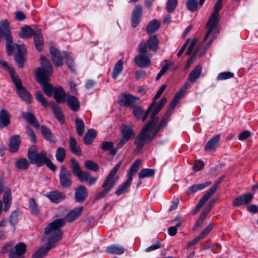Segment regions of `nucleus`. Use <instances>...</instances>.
Segmentation results:
<instances>
[{"label": "nucleus", "mask_w": 258, "mask_h": 258, "mask_svg": "<svg viewBox=\"0 0 258 258\" xmlns=\"http://www.w3.org/2000/svg\"><path fill=\"white\" fill-rule=\"evenodd\" d=\"M178 0H167L166 10L169 13L173 12L177 6Z\"/></svg>", "instance_id": "obj_52"}, {"label": "nucleus", "mask_w": 258, "mask_h": 258, "mask_svg": "<svg viewBox=\"0 0 258 258\" xmlns=\"http://www.w3.org/2000/svg\"><path fill=\"white\" fill-rule=\"evenodd\" d=\"M157 122L158 121H153L149 127L144 133H143V128L142 129L135 140V143L137 145L135 150V153H138L144 145L151 141L156 136L158 132L163 127L162 126H160L159 124L154 132L152 133L151 130Z\"/></svg>", "instance_id": "obj_4"}, {"label": "nucleus", "mask_w": 258, "mask_h": 258, "mask_svg": "<svg viewBox=\"0 0 258 258\" xmlns=\"http://www.w3.org/2000/svg\"><path fill=\"white\" fill-rule=\"evenodd\" d=\"M182 96H183V95H182L179 92H177V94L175 95L174 97L173 98V99L170 103V108L169 109H170V112H171V109L174 108L176 105V104L178 103L180 99Z\"/></svg>", "instance_id": "obj_59"}, {"label": "nucleus", "mask_w": 258, "mask_h": 258, "mask_svg": "<svg viewBox=\"0 0 258 258\" xmlns=\"http://www.w3.org/2000/svg\"><path fill=\"white\" fill-rule=\"evenodd\" d=\"M135 61L136 64L140 68H146L151 65V60L147 54H139L136 56Z\"/></svg>", "instance_id": "obj_20"}, {"label": "nucleus", "mask_w": 258, "mask_h": 258, "mask_svg": "<svg viewBox=\"0 0 258 258\" xmlns=\"http://www.w3.org/2000/svg\"><path fill=\"white\" fill-rule=\"evenodd\" d=\"M63 55L66 58H68L66 62L69 68L70 69L71 71H72V72H74L75 66L73 61L71 58H69L70 56V53L65 52L63 53Z\"/></svg>", "instance_id": "obj_57"}, {"label": "nucleus", "mask_w": 258, "mask_h": 258, "mask_svg": "<svg viewBox=\"0 0 258 258\" xmlns=\"http://www.w3.org/2000/svg\"><path fill=\"white\" fill-rule=\"evenodd\" d=\"M101 148L104 151H108L110 154L112 155H115L117 152V150L114 148L113 143L111 142H103L102 143Z\"/></svg>", "instance_id": "obj_43"}, {"label": "nucleus", "mask_w": 258, "mask_h": 258, "mask_svg": "<svg viewBox=\"0 0 258 258\" xmlns=\"http://www.w3.org/2000/svg\"><path fill=\"white\" fill-rule=\"evenodd\" d=\"M181 226V223L178 222L174 226H171L168 229V234L171 236H173L176 235L177 231V228Z\"/></svg>", "instance_id": "obj_63"}, {"label": "nucleus", "mask_w": 258, "mask_h": 258, "mask_svg": "<svg viewBox=\"0 0 258 258\" xmlns=\"http://www.w3.org/2000/svg\"><path fill=\"white\" fill-rule=\"evenodd\" d=\"M123 70V61L119 59L115 64L112 72V78L115 80Z\"/></svg>", "instance_id": "obj_41"}, {"label": "nucleus", "mask_w": 258, "mask_h": 258, "mask_svg": "<svg viewBox=\"0 0 258 258\" xmlns=\"http://www.w3.org/2000/svg\"><path fill=\"white\" fill-rule=\"evenodd\" d=\"M40 61L42 68H38L35 72V77L37 81L43 86V90L48 96H51L53 94L55 88L48 84V77L52 74L53 70L49 60L44 56H40Z\"/></svg>", "instance_id": "obj_2"}, {"label": "nucleus", "mask_w": 258, "mask_h": 258, "mask_svg": "<svg viewBox=\"0 0 258 258\" xmlns=\"http://www.w3.org/2000/svg\"><path fill=\"white\" fill-rule=\"evenodd\" d=\"M156 105V104L155 105ZM161 109H159V107L157 105L156 106H154V107L152 109L151 113V119L149 121L147 122L145 126L143 127V132H145L146 130L149 127L151 123L153 121H158L159 118L156 117V114L161 110Z\"/></svg>", "instance_id": "obj_32"}, {"label": "nucleus", "mask_w": 258, "mask_h": 258, "mask_svg": "<svg viewBox=\"0 0 258 258\" xmlns=\"http://www.w3.org/2000/svg\"><path fill=\"white\" fill-rule=\"evenodd\" d=\"M223 180L222 177H220L214 184V185L209 189L206 192L210 197L214 194L219 186L221 182Z\"/></svg>", "instance_id": "obj_56"}, {"label": "nucleus", "mask_w": 258, "mask_h": 258, "mask_svg": "<svg viewBox=\"0 0 258 258\" xmlns=\"http://www.w3.org/2000/svg\"><path fill=\"white\" fill-rule=\"evenodd\" d=\"M221 137L220 135H217L211 139L205 145V150L206 152H212L216 150L219 146Z\"/></svg>", "instance_id": "obj_14"}, {"label": "nucleus", "mask_w": 258, "mask_h": 258, "mask_svg": "<svg viewBox=\"0 0 258 258\" xmlns=\"http://www.w3.org/2000/svg\"><path fill=\"white\" fill-rule=\"evenodd\" d=\"M12 202L11 190L10 189H6L3 196V202L5 205L4 208V211L7 212L10 209Z\"/></svg>", "instance_id": "obj_31"}, {"label": "nucleus", "mask_w": 258, "mask_h": 258, "mask_svg": "<svg viewBox=\"0 0 258 258\" xmlns=\"http://www.w3.org/2000/svg\"><path fill=\"white\" fill-rule=\"evenodd\" d=\"M41 134L44 138L50 143H55L57 142V139L52 131L47 127L44 125L41 126Z\"/></svg>", "instance_id": "obj_18"}, {"label": "nucleus", "mask_w": 258, "mask_h": 258, "mask_svg": "<svg viewBox=\"0 0 258 258\" xmlns=\"http://www.w3.org/2000/svg\"><path fill=\"white\" fill-rule=\"evenodd\" d=\"M170 109H168L164 115L163 116L162 119L159 122L160 126H162V127L165 126L167 124V120L170 116Z\"/></svg>", "instance_id": "obj_61"}, {"label": "nucleus", "mask_w": 258, "mask_h": 258, "mask_svg": "<svg viewBox=\"0 0 258 258\" xmlns=\"http://www.w3.org/2000/svg\"><path fill=\"white\" fill-rule=\"evenodd\" d=\"M56 159L60 163H62L66 156V151L62 147H58L55 155Z\"/></svg>", "instance_id": "obj_50"}, {"label": "nucleus", "mask_w": 258, "mask_h": 258, "mask_svg": "<svg viewBox=\"0 0 258 258\" xmlns=\"http://www.w3.org/2000/svg\"><path fill=\"white\" fill-rule=\"evenodd\" d=\"M121 130L122 137L128 140L135 136L133 130L126 125H122Z\"/></svg>", "instance_id": "obj_44"}, {"label": "nucleus", "mask_w": 258, "mask_h": 258, "mask_svg": "<svg viewBox=\"0 0 258 258\" xmlns=\"http://www.w3.org/2000/svg\"><path fill=\"white\" fill-rule=\"evenodd\" d=\"M156 103V102L153 101L146 111H144L141 108L136 106L133 107V113L137 119H142L144 121L146 119Z\"/></svg>", "instance_id": "obj_11"}, {"label": "nucleus", "mask_w": 258, "mask_h": 258, "mask_svg": "<svg viewBox=\"0 0 258 258\" xmlns=\"http://www.w3.org/2000/svg\"><path fill=\"white\" fill-rule=\"evenodd\" d=\"M160 27V23L157 20H153L150 21L146 28L147 33L149 34L156 32Z\"/></svg>", "instance_id": "obj_38"}, {"label": "nucleus", "mask_w": 258, "mask_h": 258, "mask_svg": "<svg viewBox=\"0 0 258 258\" xmlns=\"http://www.w3.org/2000/svg\"><path fill=\"white\" fill-rule=\"evenodd\" d=\"M83 207H77L71 211L66 216V220L68 222H72L78 218L82 213Z\"/></svg>", "instance_id": "obj_25"}, {"label": "nucleus", "mask_w": 258, "mask_h": 258, "mask_svg": "<svg viewBox=\"0 0 258 258\" xmlns=\"http://www.w3.org/2000/svg\"><path fill=\"white\" fill-rule=\"evenodd\" d=\"M142 14V8L140 5H137L133 13L132 17V25L133 27H136L139 24Z\"/></svg>", "instance_id": "obj_19"}, {"label": "nucleus", "mask_w": 258, "mask_h": 258, "mask_svg": "<svg viewBox=\"0 0 258 258\" xmlns=\"http://www.w3.org/2000/svg\"><path fill=\"white\" fill-rule=\"evenodd\" d=\"M46 196L54 203H58L63 199L61 194L56 190L48 193Z\"/></svg>", "instance_id": "obj_39"}, {"label": "nucleus", "mask_w": 258, "mask_h": 258, "mask_svg": "<svg viewBox=\"0 0 258 258\" xmlns=\"http://www.w3.org/2000/svg\"><path fill=\"white\" fill-rule=\"evenodd\" d=\"M155 171L153 169L145 168L142 169L139 173V178H144L145 177H151L154 176Z\"/></svg>", "instance_id": "obj_51"}, {"label": "nucleus", "mask_w": 258, "mask_h": 258, "mask_svg": "<svg viewBox=\"0 0 258 258\" xmlns=\"http://www.w3.org/2000/svg\"><path fill=\"white\" fill-rule=\"evenodd\" d=\"M71 162L73 173L78 177L81 182L88 181L90 178V174L87 171L81 170L79 164L75 159H71Z\"/></svg>", "instance_id": "obj_8"}, {"label": "nucleus", "mask_w": 258, "mask_h": 258, "mask_svg": "<svg viewBox=\"0 0 258 258\" xmlns=\"http://www.w3.org/2000/svg\"><path fill=\"white\" fill-rule=\"evenodd\" d=\"M36 99L44 107H47L48 106V103L42 94L40 92H37L36 93Z\"/></svg>", "instance_id": "obj_58"}, {"label": "nucleus", "mask_w": 258, "mask_h": 258, "mask_svg": "<svg viewBox=\"0 0 258 258\" xmlns=\"http://www.w3.org/2000/svg\"><path fill=\"white\" fill-rule=\"evenodd\" d=\"M26 245L23 242L16 244L9 252L10 258H17L23 255L26 252Z\"/></svg>", "instance_id": "obj_12"}, {"label": "nucleus", "mask_w": 258, "mask_h": 258, "mask_svg": "<svg viewBox=\"0 0 258 258\" xmlns=\"http://www.w3.org/2000/svg\"><path fill=\"white\" fill-rule=\"evenodd\" d=\"M84 165L86 168L93 171H97L99 169L98 165L91 160H86Z\"/></svg>", "instance_id": "obj_54"}, {"label": "nucleus", "mask_w": 258, "mask_h": 258, "mask_svg": "<svg viewBox=\"0 0 258 258\" xmlns=\"http://www.w3.org/2000/svg\"><path fill=\"white\" fill-rule=\"evenodd\" d=\"M54 98L59 103L64 102L66 101V93L61 87L55 88L53 92Z\"/></svg>", "instance_id": "obj_34"}, {"label": "nucleus", "mask_w": 258, "mask_h": 258, "mask_svg": "<svg viewBox=\"0 0 258 258\" xmlns=\"http://www.w3.org/2000/svg\"><path fill=\"white\" fill-rule=\"evenodd\" d=\"M65 224L64 219H58L49 223L45 228L44 237L47 239L49 248L55 246V243L61 240L62 232L60 230Z\"/></svg>", "instance_id": "obj_3"}, {"label": "nucleus", "mask_w": 258, "mask_h": 258, "mask_svg": "<svg viewBox=\"0 0 258 258\" xmlns=\"http://www.w3.org/2000/svg\"><path fill=\"white\" fill-rule=\"evenodd\" d=\"M147 46L152 51H156L158 49L159 40L158 37L155 35L151 36L147 41Z\"/></svg>", "instance_id": "obj_33"}, {"label": "nucleus", "mask_w": 258, "mask_h": 258, "mask_svg": "<svg viewBox=\"0 0 258 258\" xmlns=\"http://www.w3.org/2000/svg\"><path fill=\"white\" fill-rule=\"evenodd\" d=\"M16 166L17 168L20 170H26L27 169L30 165V163L25 158H22L18 160L16 162Z\"/></svg>", "instance_id": "obj_48"}, {"label": "nucleus", "mask_w": 258, "mask_h": 258, "mask_svg": "<svg viewBox=\"0 0 258 258\" xmlns=\"http://www.w3.org/2000/svg\"><path fill=\"white\" fill-rule=\"evenodd\" d=\"M29 207L33 215L38 216L39 214V208L34 199L31 198L29 200Z\"/></svg>", "instance_id": "obj_40"}, {"label": "nucleus", "mask_w": 258, "mask_h": 258, "mask_svg": "<svg viewBox=\"0 0 258 258\" xmlns=\"http://www.w3.org/2000/svg\"><path fill=\"white\" fill-rule=\"evenodd\" d=\"M118 103L122 106L134 107L140 103L139 97L131 94H122L118 97Z\"/></svg>", "instance_id": "obj_9"}, {"label": "nucleus", "mask_w": 258, "mask_h": 258, "mask_svg": "<svg viewBox=\"0 0 258 258\" xmlns=\"http://www.w3.org/2000/svg\"><path fill=\"white\" fill-rule=\"evenodd\" d=\"M60 185L65 188H68L72 185V174L70 171L66 169L63 165L60 166L59 175Z\"/></svg>", "instance_id": "obj_10"}, {"label": "nucleus", "mask_w": 258, "mask_h": 258, "mask_svg": "<svg viewBox=\"0 0 258 258\" xmlns=\"http://www.w3.org/2000/svg\"><path fill=\"white\" fill-rule=\"evenodd\" d=\"M96 136L95 131L93 129L89 130L86 133L84 138V142L86 145H90L92 141L95 139Z\"/></svg>", "instance_id": "obj_45"}, {"label": "nucleus", "mask_w": 258, "mask_h": 258, "mask_svg": "<svg viewBox=\"0 0 258 258\" xmlns=\"http://www.w3.org/2000/svg\"><path fill=\"white\" fill-rule=\"evenodd\" d=\"M222 3L217 2L214 7V12L210 17L207 24V26H210L209 33L213 31L216 27H218V24L220 21L219 12L221 9Z\"/></svg>", "instance_id": "obj_7"}, {"label": "nucleus", "mask_w": 258, "mask_h": 258, "mask_svg": "<svg viewBox=\"0 0 258 258\" xmlns=\"http://www.w3.org/2000/svg\"><path fill=\"white\" fill-rule=\"evenodd\" d=\"M132 182V180L131 179V177L130 178L127 177L126 180L124 181L118 188V189L116 190L115 194L117 196H120L126 190L129 188L131 183Z\"/></svg>", "instance_id": "obj_42"}, {"label": "nucleus", "mask_w": 258, "mask_h": 258, "mask_svg": "<svg viewBox=\"0 0 258 258\" xmlns=\"http://www.w3.org/2000/svg\"><path fill=\"white\" fill-rule=\"evenodd\" d=\"M51 248L48 247L47 244H46V247L41 246L32 255V258H42L44 257Z\"/></svg>", "instance_id": "obj_47"}, {"label": "nucleus", "mask_w": 258, "mask_h": 258, "mask_svg": "<svg viewBox=\"0 0 258 258\" xmlns=\"http://www.w3.org/2000/svg\"><path fill=\"white\" fill-rule=\"evenodd\" d=\"M47 158L46 152L42 151L29 160L31 163L35 164L38 167H40L45 163Z\"/></svg>", "instance_id": "obj_16"}, {"label": "nucleus", "mask_w": 258, "mask_h": 258, "mask_svg": "<svg viewBox=\"0 0 258 258\" xmlns=\"http://www.w3.org/2000/svg\"><path fill=\"white\" fill-rule=\"evenodd\" d=\"M0 31L3 33L4 37L7 41L6 50L9 55L15 52V60L19 67L23 68L24 63V55L26 52L24 44H13V38L11 35L10 23L7 19L2 20L0 22Z\"/></svg>", "instance_id": "obj_1"}, {"label": "nucleus", "mask_w": 258, "mask_h": 258, "mask_svg": "<svg viewBox=\"0 0 258 258\" xmlns=\"http://www.w3.org/2000/svg\"><path fill=\"white\" fill-rule=\"evenodd\" d=\"M147 43L145 41H142L139 45V54H147Z\"/></svg>", "instance_id": "obj_62"}, {"label": "nucleus", "mask_w": 258, "mask_h": 258, "mask_svg": "<svg viewBox=\"0 0 258 258\" xmlns=\"http://www.w3.org/2000/svg\"><path fill=\"white\" fill-rule=\"evenodd\" d=\"M9 73L16 88V91L19 96L24 101L31 103L32 97L30 93L23 87L21 80L16 76L15 70L9 69Z\"/></svg>", "instance_id": "obj_5"}, {"label": "nucleus", "mask_w": 258, "mask_h": 258, "mask_svg": "<svg viewBox=\"0 0 258 258\" xmlns=\"http://www.w3.org/2000/svg\"><path fill=\"white\" fill-rule=\"evenodd\" d=\"M87 196V189L84 185H81L77 188L75 194V198L76 202L79 203L84 202Z\"/></svg>", "instance_id": "obj_15"}, {"label": "nucleus", "mask_w": 258, "mask_h": 258, "mask_svg": "<svg viewBox=\"0 0 258 258\" xmlns=\"http://www.w3.org/2000/svg\"><path fill=\"white\" fill-rule=\"evenodd\" d=\"M75 123L76 125V132L80 136H82L84 132L85 123L83 120L79 118L75 119Z\"/></svg>", "instance_id": "obj_49"}, {"label": "nucleus", "mask_w": 258, "mask_h": 258, "mask_svg": "<svg viewBox=\"0 0 258 258\" xmlns=\"http://www.w3.org/2000/svg\"><path fill=\"white\" fill-rule=\"evenodd\" d=\"M204 164L202 161L200 160H197L195 161L192 166V169L194 171L198 172L202 170L204 168Z\"/></svg>", "instance_id": "obj_64"}, {"label": "nucleus", "mask_w": 258, "mask_h": 258, "mask_svg": "<svg viewBox=\"0 0 258 258\" xmlns=\"http://www.w3.org/2000/svg\"><path fill=\"white\" fill-rule=\"evenodd\" d=\"M69 145L70 150L73 154L79 156L81 155L82 151L81 148L77 145V141L74 138L72 137H70Z\"/></svg>", "instance_id": "obj_36"}, {"label": "nucleus", "mask_w": 258, "mask_h": 258, "mask_svg": "<svg viewBox=\"0 0 258 258\" xmlns=\"http://www.w3.org/2000/svg\"><path fill=\"white\" fill-rule=\"evenodd\" d=\"M36 30H33L29 26H26L21 28L19 35L22 38L28 39L33 35L34 36Z\"/></svg>", "instance_id": "obj_30"}, {"label": "nucleus", "mask_w": 258, "mask_h": 258, "mask_svg": "<svg viewBox=\"0 0 258 258\" xmlns=\"http://www.w3.org/2000/svg\"><path fill=\"white\" fill-rule=\"evenodd\" d=\"M117 179H111L106 177L105 179L102 187L103 188L106 189L108 191H111L113 187L116 185V183L117 181Z\"/></svg>", "instance_id": "obj_46"}, {"label": "nucleus", "mask_w": 258, "mask_h": 258, "mask_svg": "<svg viewBox=\"0 0 258 258\" xmlns=\"http://www.w3.org/2000/svg\"><path fill=\"white\" fill-rule=\"evenodd\" d=\"M21 139L19 135H14L10 139L9 149L11 152L16 153L18 151L21 144Z\"/></svg>", "instance_id": "obj_23"}, {"label": "nucleus", "mask_w": 258, "mask_h": 258, "mask_svg": "<svg viewBox=\"0 0 258 258\" xmlns=\"http://www.w3.org/2000/svg\"><path fill=\"white\" fill-rule=\"evenodd\" d=\"M22 116L23 118L29 122L31 125L35 128H39L40 126L39 123L36 119L35 115L30 112H23L22 113Z\"/></svg>", "instance_id": "obj_22"}, {"label": "nucleus", "mask_w": 258, "mask_h": 258, "mask_svg": "<svg viewBox=\"0 0 258 258\" xmlns=\"http://www.w3.org/2000/svg\"><path fill=\"white\" fill-rule=\"evenodd\" d=\"M142 163V161L139 159H137L131 165L129 170L127 173V177L133 180V176L139 170L140 166Z\"/></svg>", "instance_id": "obj_37"}, {"label": "nucleus", "mask_w": 258, "mask_h": 258, "mask_svg": "<svg viewBox=\"0 0 258 258\" xmlns=\"http://www.w3.org/2000/svg\"><path fill=\"white\" fill-rule=\"evenodd\" d=\"M10 113L6 109L0 110V128L2 129L9 125L11 119Z\"/></svg>", "instance_id": "obj_17"}, {"label": "nucleus", "mask_w": 258, "mask_h": 258, "mask_svg": "<svg viewBox=\"0 0 258 258\" xmlns=\"http://www.w3.org/2000/svg\"><path fill=\"white\" fill-rule=\"evenodd\" d=\"M51 59L55 66L59 67L63 64V60L61 54L54 47H51L50 49Z\"/></svg>", "instance_id": "obj_21"}, {"label": "nucleus", "mask_w": 258, "mask_h": 258, "mask_svg": "<svg viewBox=\"0 0 258 258\" xmlns=\"http://www.w3.org/2000/svg\"><path fill=\"white\" fill-rule=\"evenodd\" d=\"M202 68L201 66L197 65L189 73L188 80L192 83H194L199 78L202 73Z\"/></svg>", "instance_id": "obj_29"}, {"label": "nucleus", "mask_w": 258, "mask_h": 258, "mask_svg": "<svg viewBox=\"0 0 258 258\" xmlns=\"http://www.w3.org/2000/svg\"><path fill=\"white\" fill-rule=\"evenodd\" d=\"M106 251L108 253L121 255L125 251V248L121 245L118 244H111L107 246Z\"/></svg>", "instance_id": "obj_27"}, {"label": "nucleus", "mask_w": 258, "mask_h": 258, "mask_svg": "<svg viewBox=\"0 0 258 258\" xmlns=\"http://www.w3.org/2000/svg\"><path fill=\"white\" fill-rule=\"evenodd\" d=\"M34 41L37 49L39 51H41L43 48L44 41L40 30H36V33L34 36Z\"/></svg>", "instance_id": "obj_28"}, {"label": "nucleus", "mask_w": 258, "mask_h": 258, "mask_svg": "<svg viewBox=\"0 0 258 258\" xmlns=\"http://www.w3.org/2000/svg\"><path fill=\"white\" fill-rule=\"evenodd\" d=\"M186 6L190 11L195 12L198 9V2L197 0H188Z\"/></svg>", "instance_id": "obj_53"}, {"label": "nucleus", "mask_w": 258, "mask_h": 258, "mask_svg": "<svg viewBox=\"0 0 258 258\" xmlns=\"http://www.w3.org/2000/svg\"><path fill=\"white\" fill-rule=\"evenodd\" d=\"M206 28L208 29L206 34L203 39V41L205 42L209 38V41L206 43V45L204 47L203 49L201 50V46H199L194 52V55H198L199 57L204 55L206 51L209 48L214 40L216 37V34L218 32V27H216L215 29L209 33L210 30V26H206Z\"/></svg>", "instance_id": "obj_6"}, {"label": "nucleus", "mask_w": 258, "mask_h": 258, "mask_svg": "<svg viewBox=\"0 0 258 258\" xmlns=\"http://www.w3.org/2000/svg\"><path fill=\"white\" fill-rule=\"evenodd\" d=\"M68 106L74 111H77L80 109V101L74 96H69L67 99Z\"/></svg>", "instance_id": "obj_26"}, {"label": "nucleus", "mask_w": 258, "mask_h": 258, "mask_svg": "<svg viewBox=\"0 0 258 258\" xmlns=\"http://www.w3.org/2000/svg\"><path fill=\"white\" fill-rule=\"evenodd\" d=\"M50 105L51 107L53 112L57 120L60 123L63 124L64 122V116L60 108L53 102H50Z\"/></svg>", "instance_id": "obj_24"}, {"label": "nucleus", "mask_w": 258, "mask_h": 258, "mask_svg": "<svg viewBox=\"0 0 258 258\" xmlns=\"http://www.w3.org/2000/svg\"><path fill=\"white\" fill-rule=\"evenodd\" d=\"M253 198V196L250 193H247L242 196H239L232 202V204L235 207H239L243 205L249 204Z\"/></svg>", "instance_id": "obj_13"}, {"label": "nucleus", "mask_w": 258, "mask_h": 258, "mask_svg": "<svg viewBox=\"0 0 258 258\" xmlns=\"http://www.w3.org/2000/svg\"><path fill=\"white\" fill-rule=\"evenodd\" d=\"M214 226L213 223L210 224L208 226H207L199 234V236L201 238H203L205 236H206L212 230Z\"/></svg>", "instance_id": "obj_60"}, {"label": "nucleus", "mask_w": 258, "mask_h": 258, "mask_svg": "<svg viewBox=\"0 0 258 258\" xmlns=\"http://www.w3.org/2000/svg\"><path fill=\"white\" fill-rule=\"evenodd\" d=\"M211 181H207L204 183L194 184L189 186L187 190V194L190 195L202 190L211 184Z\"/></svg>", "instance_id": "obj_35"}, {"label": "nucleus", "mask_w": 258, "mask_h": 258, "mask_svg": "<svg viewBox=\"0 0 258 258\" xmlns=\"http://www.w3.org/2000/svg\"><path fill=\"white\" fill-rule=\"evenodd\" d=\"M234 74L230 72H224L220 73L217 76V79L218 81L224 80L233 78Z\"/></svg>", "instance_id": "obj_55"}]
</instances>
